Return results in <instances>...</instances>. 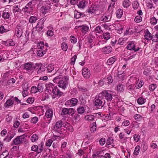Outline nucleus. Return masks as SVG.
Instances as JSON below:
<instances>
[{"mask_svg": "<svg viewBox=\"0 0 158 158\" xmlns=\"http://www.w3.org/2000/svg\"><path fill=\"white\" fill-rule=\"evenodd\" d=\"M78 102V100L76 98H73L70 100H68L65 103L66 106H75L77 105Z\"/></svg>", "mask_w": 158, "mask_h": 158, "instance_id": "8", "label": "nucleus"}, {"mask_svg": "<svg viewBox=\"0 0 158 158\" xmlns=\"http://www.w3.org/2000/svg\"><path fill=\"white\" fill-rule=\"evenodd\" d=\"M33 9V6L32 5V1L29 2L23 8L22 10L25 13H30L32 12Z\"/></svg>", "mask_w": 158, "mask_h": 158, "instance_id": "4", "label": "nucleus"}, {"mask_svg": "<svg viewBox=\"0 0 158 158\" xmlns=\"http://www.w3.org/2000/svg\"><path fill=\"white\" fill-rule=\"evenodd\" d=\"M33 63L32 62H28L24 64L23 69L26 70L27 71L30 72L32 70V65Z\"/></svg>", "mask_w": 158, "mask_h": 158, "instance_id": "10", "label": "nucleus"}, {"mask_svg": "<svg viewBox=\"0 0 158 158\" xmlns=\"http://www.w3.org/2000/svg\"><path fill=\"white\" fill-rule=\"evenodd\" d=\"M101 95L105 97V99L108 102H111L112 99V95L111 94L109 93L108 90H103L101 93Z\"/></svg>", "mask_w": 158, "mask_h": 158, "instance_id": "3", "label": "nucleus"}, {"mask_svg": "<svg viewBox=\"0 0 158 158\" xmlns=\"http://www.w3.org/2000/svg\"><path fill=\"white\" fill-rule=\"evenodd\" d=\"M14 104V101L11 99L7 100L4 104V106L5 108H8L10 106H13Z\"/></svg>", "mask_w": 158, "mask_h": 158, "instance_id": "18", "label": "nucleus"}, {"mask_svg": "<svg viewBox=\"0 0 158 158\" xmlns=\"http://www.w3.org/2000/svg\"><path fill=\"white\" fill-rule=\"evenodd\" d=\"M111 17V15L110 14V15H106L101 17L100 19V20L102 21L105 22L110 20Z\"/></svg>", "mask_w": 158, "mask_h": 158, "instance_id": "15", "label": "nucleus"}, {"mask_svg": "<svg viewBox=\"0 0 158 158\" xmlns=\"http://www.w3.org/2000/svg\"><path fill=\"white\" fill-rule=\"evenodd\" d=\"M39 146L40 148H38V154L41 153L43 150L44 144L42 143H41L39 145Z\"/></svg>", "mask_w": 158, "mask_h": 158, "instance_id": "53", "label": "nucleus"}, {"mask_svg": "<svg viewBox=\"0 0 158 158\" xmlns=\"http://www.w3.org/2000/svg\"><path fill=\"white\" fill-rule=\"evenodd\" d=\"M131 4V2L129 0H125L123 3L124 7L127 8L130 6Z\"/></svg>", "mask_w": 158, "mask_h": 158, "instance_id": "33", "label": "nucleus"}, {"mask_svg": "<svg viewBox=\"0 0 158 158\" xmlns=\"http://www.w3.org/2000/svg\"><path fill=\"white\" fill-rule=\"evenodd\" d=\"M42 66V64L39 63H36L34 65H32V70L35 69V70L38 69L40 70V67Z\"/></svg>", "mask_w": 158, "mask_h": 158, "instance_id": "28", "label": "nucleus"}, {"mask_svg": "<svg viewBox=\"0 0 158 158\" xmlns=\"http://www.w3.org/2000/svg\"><path fill=\"white\" fill-rule=\"evenodd\" d=\"M8 155V153L7 151L6 150L5 151H4L2 154L0 155V158H5Z\"/></svg>", "mask_w": 158, "mask_h": 158, "instance_id": "46", "label": "nucleus"}, {"mask_svg": "<svg viewBox=\"0 0 158 158\" xmlns=\"http://www.w3.org/2000/svg\"><path fill=\"white\" fill-rule=\"evenodd\" d=\"M127 48L128 50H134L135 52L138 51V48L135 50V45L133 42L129 43L127 46Z\"/></svg>", "mask_w": 158, "mask_h": 158, "instance_id": "16", "label": "nucleus"}, {"mask_svg": "<svg viewBox=\"0 0 158 158\" xmlns=\"http://www.w3.org/2000/svg\"><path fill=\"white\" fill-rule=\"evenodd\" d=\"M47 49H46L44 51L43 49L38 50L37 52V55L40 57L43 56L46 53V51H47Z\"/></svg>", "mask_w": 158, "mask_h": 158, "instance_id": "27", "label": "nucleus"}, {"mask_svg": "<svg viewBox=\"0 0 158 158\" xmlns=\"http://www.w3.org/2000/svg\"><path fill=\"white\" fill-rule=\"evenodd\" d=\"M19 137V138L20 140H21V142H22V143H23L24 140L25 138L27 137V135L24 134L23 135H22L20 136H18Z\"/></svg>", "mask_w": 158, "mask_h": 158, "instance_id": "52", "label": "nucleus"}, {"mask_svg": "<svg viewBox=\"0 0 158 158\" xmlns=\"http://www.w3.org/2000/svg\"><path fill=\"white\" fill-rule=\"evenodd\" d=\"M112 48L110 46H105L102 48V51L105 54H108L112 51Z\"/></svg>", "mask_w": 158, "mask_h": 158, "instance_id": "14", "label": "nucleus"}, {"mask_svg": "<svg viewBox=\"0 0 158 158\" xmlns=\"http://www.w3.org/2000/svg\"><path fill=\"white\" fill-rule=\"evenodd\" d=\"M116 60V58L115 56L112 57L108 60L107 64L108 65H111L113 64Z\"/></svg>", "mask_w": 158, "mask_h": 158, "instance_id": "22", "label": "nucleus"}, {"mask_svg": "<svg viewBox=\"0 0 158 158\" xmlns=\"http://www.w3.org/2000/svg\"><path fill=\"white\" fill-rule=\"evenodd\" d=\"M42 28H33L32 31V34L33 35H37L41 36L43 33L44 31Z\"/></svg>", "mask_w": 158, "mask_h": 158, "instance_id": "7", "label": "nucleus"}, {"mask_svg": "<svg viewBox=\"0 0 158 158\" xmlns=\"http://www.w3.org/2000/svg\"><path fill=\"white\" fill-rule=\"evenodd\" d=\"M95 11L94 9V7H91L89 8L88 9V12L89 13L92 14L94 13Z\"/></svg>", "mask_w": 158, "mask_h": 158, "instance_id": "61", "label": "nucleus"}, {"mask_svg": "<svg viewBox=\"0 0 158 158\" xmlns=\"http://www.w3.org/2000/svg\"><path fill=\"white\" fill-rule=\"evenodd\" d=\"M38 119L37 117H34L32 118L31 122L33 123H36L38 121Z\"/></svg>", "mask_w": 158, "mask_h": 158, "instance_id": "56", "label": "nucleus"}, {"mask_svg": "<svg viewBox=\"0 0 158 158\" xmlns=\"http://www.w3.org/2000/svg\"><path fill=\"white\" fill-rule=\"evenodd\" d=\"M4 44L6 46H14L15 45V43L12 40L6 41H4Z\"/></svg>", "mask_w": 158, "mask_h": 158, "instance_id": "29", "label": "nucleus"}, {"mask_svg": "<svg viewBox=\"0 0 158 158\" xmlns=\"http://www.w3.org/2000/svg\"><path fill=\"white\" fill-rule=\"evenodd\" d=\"M74 113V110L72 108L68 109V114L69 115H73Z\"/></svg>", "mask_w": 158, "mask_h": 158, "instance_id": "59", "label": "nucleus"}, {"mask_svg": "<svg viewBox=\"0 0 158 158\" xmlns=\"http://www.w3.org/2000/svg\"><path fill=\"white\" fill-rule=\"evenodd\" d=\"M69 80V77L67 76L64 77L62 79V80L59 81L58 86L64 89H65L67 87Z\"/></svg>", "mask_w": 158, "mask_h": 158, "instance_id": "1", "label": "nucleus"}, {"mask_svg": "<svg viewBox=\"0 0 158 158\" xmlns=\"http://www.w3.org/2000/svg\"><path fill=\"white\" fill-rule=\"evenodd\" d=\"M34 101V98L30 97L27 100V102L29 104L32 103Z\"/></svg>", "mask_w": 158, "mask_h": 158, "instance_id": "55", "label": "nucleus"}, {"mask_svg": "<svg viewBox=\"0 0 158 158\" xmlns=\"http://www.w3.org/2000/svg\"><path fill=\"white\" fill-rule=\"evenodd\" d=\"M156 84H152L150 85L149 86V89L151 91H153L156 87Z\"/></svg>", "mask_w": 158, "mask_h": 158, "instance_id": "44", "label": "nucleus"}, {"mask_svg": "<svg viewBox=\"0 0 158 158\" xmlns=\"http://www.w3.org/2000/svg\"><path fill=\"white\" fill-rule=\"evenodd\" d=\"M77 58V56L76 55H74L71 59V61L70 64L71 65H74L75 63L76 59Z\"/></svg>", "mask_w": 158, "mask_h": 158, "instance_id": "47", "label": "nucleus"}, {"mask_svg": "<svg viewBox=\"0 0 158 158\" xmlns=\"http://www.w3.org/2000/svg\"><path fill=\"white\" fill-rule=\"evenodd\" d=\"M61 114L64 115L68 114V109L66 108H63Z\"/></svg>", "mask_w": 158, "mask_h": 158, "instance_id": "54", "label": "nucleus"}, {"mask_svg": "<svg viewBox=\"0 0 158 158\" xmlns=\"http://www.w3.org/2000/svg\"><path fill=\"white\" fill-rule=\"evenodd\" d=\"M38 139V136L36 134H34L31 136V139L32 142H35L37 141Z\"/></svg>", "mask_w": 158, "mask_h": 158, "instance_id": "38", "label": "nucleus"}, {"mask_svg": "<svg viewBox=\"0 0 158 158\" xmlns=\"http://www.w3.org/2000/svg\"><path fill=\"white\" fill-rule=\"evenodd\" d=\"M123 14V10L121 9H119L116 12V14L117 17L118 18H121Z\"/></svg>", "mask_w": 158, "mask_h": 158, "instance_id": "21", "label": "nucleus"}, {"mask_svg": "<svg viewBox=\"0 0 158 158\" xmlns=\"http://www.w3.org/2000/svg\"><path fill=\"white\" fill-rule=\"evenodd\" d=\"M105 80H106L108 84L112 83L113 81L112 77L111 76L107 77L106 79H105Z\"/></svg>", "mask_w": 158, "mask_h": 158, "instance_id": "51", "label": "nucleus"}, {"mask_svg": "<svg viewBox=\"0 0 158 158\" xmlns=\"http://www.w3.org/2000/svg\"><path fill=\"white\" fill-rule=\"evenodd\" d=\"M47 35L49 36H52L54 35V32L52 30H48L47 31Z\"/></svg>", "mask_w": 158, "mask_h": 158, "instance_id": "60", "label": "nucleus"}, {"mask_svg": "<svg viewBox=\"0 0 158 158\" xmlns=\"http://www.w3.org/2000/svg\"><path fill=\"white\" fill-rule=\"evenodd\" d=\"M113 139L112 138H108L107 139V142L106 144V147H107V145H110L111 143H113Z\"/></svg>", "mask_w": 158, "mask_h": 158, "instance_id": "43", "label": "nucleus"}, {"mask_svg": "<svg viewBox=\"0 0 158 158\" xmlns=\"http://www.w3.org/2000/svg\"><path fill=\"white\" fill-rule=\"evenodd\" d=\"M132 6L134 9H137L138 7V1H134L132 4Z\"/></svg>", "mask_w": 158, "mask_h": 158, "instance_id": "48", "label": "nucleus"}, {"mask_svg": "<svg viewBox=\"0 0 158 158\" xmlns=\"http://www.w3.org/2000/svg\"><path fill=\"white\" fill-rule=\"evenodd\" d=\"M124 86L123 85L121 84H119L117 86V91L118 92H123L124 91Z\"/></svg>", "mask_w": 158, "mask_h": 158, "instance_id": "24", "label": "nucleus"}, {"mask_svg": "<svg viewBox=\"0 0 158 158\" xmlns=\"http://www.w3.org/2000/svg\"><path fill=\"white\" fill-rule=\"evenodd\" d=\"M80 30L82 33H85L88 31L89 29V27L86 26V25H82L81 26Z\"/></svg>", "mask_w": 158, "mask_h": 158, "instance_id": "26", "label": "nucleus"}, {"mask_svg": "<svg viewBox=\"0 0 158 158\" xmlns=\"http://www.w3.org/2000/svg\"><path fill=\"white\" fill-rule=\"evenodd\" d=\"M62 123L63 122L61 120L57 121L52 129L53 131L58 133H60L61 131L60 128L63 125Z\"/></svg>", "mask_w": 158, "mask_h": 158, "instance_id": "6", "label": "nucleus"}, {"mask_svg": "<svg viewBox=\"0 0 158 158\" xmlns=\"http://www.w3.org/2000/svg\"><path fill=\"white\" fill-rule=\"evenodd\" d=\"M95 118V116L93 115L89 114L86 115L85 117V118L88 121H93Z\"/></svg>", "mask_w": 158, "mask_h": 158, "instance_id": "23", "label": "nucleus"}, {"mask_svg": "<svg viewBox=\"0 0 158 158\" xmlns=\"http://www.w3.org/2000/svg\"><path fill=\"white\" fill-rule=\"evenodd\" d=\"M38 91V89H37V87L36 86H32L31 89V92L32 93H36Z\"/></svg>", "mask_w": 158, "mask_h": 158, "instance_id": "57", "label": "nucleus"}, {"mask_svg": "<svg viewBox=\"0 0 158 158\" xmlns=\"http://www.w3.org/2000/svg\"><path fill=\"white\" fill-rule=\"evenodd\" d=\"M95 31L97 33H101L102 32H103L101 29V27L99 26H98L96 27Z\"/></svg>", "mask_w": 158, "mask_h": 158, "instance_id": "58", "label": "nucleus"}, {"mask_svg": "<svg viewBox=\"0 0 158 158\" xmlns=\"http://www.w3.org/2000/svg\"><path fill=\"white\" fill-rule=\"evenodd\" d=\"M153 1V0H147V5L148 8L152 9V8Z\"/></svg>", "mask_w": 158, "mask_h": 158, "instance_id": "30", "label": "nucleus"}, {"mask_svg": "<svg viewBox=\"0 0 158 158\" xmlns=\"http://www.w3.org/2000/svg\"><path fill=\"white\" fill-rule=\"evenodd\" d=\"M13 143L15 145H18L19 144L22 143L19 138L18 136H17V137L14 139L13 141Z\"/></svg>", "mask_w": 158, "mask_h": 158, "instance_id": "32", "label": "nucleus"}, {"mask_svg": "<svg viewBox=\"0 0 158 158\" xmlns=\"http://www.w3.org/2000/svg\"><path fill=\"white\" fill-rule=\"evenodd\" d=\"M47 69V71L48 73H51L52 72L54 69V67L53 65L51 64H50L48 65L47 67L46 68Z\"/></svg>", "mask_w": 158, "mask_h": 158, "instance_id": "37", "label": "nucleus"}, {"mask_svg": "<svg viewBox=\"0 0 158 158\" xmlns=\"http://www.w3.org/2000/svg\"><path fill=\"white\" fill-rule=\"evenodd\" d=\"M85 1H81L77 5V6L79 8L83 9L85 6Z\"/></svg>", "mask_w": 158, "mask_h": 158, "instance_id": "34", "label": "nucleus"}, {"mask_svg": "<svg viewBox=\"0 0 158 158\" xmlns=\"http://www.w3.org/2000/svg\"><path fill=\"white\" fill-rule=\"evenodd\" d=\"M61 47L62 50L64 51H66L68 49V46L65 42H63L61 44Z\"/></svg>", "mask_w": 158, "mask_h": 158, "instance_id": "40", "label": "nucleus"}, {"mask_svg": "<svg viewBox=\"0 0 158 158\" xmlns=\"http://www.w3.org/2000/svg\"><path fill=\"white\" fill-rule=\"evenodd\" d=\"M54 87L52 83H50L46 85V92L51 94Z\"/></svg>", "mask_w": 158, "mask_h": 158, "instance_id": "12", "label": "nucleus"}, {"mask_svg": "<svg viewBox=\"0 0 158 158\" xmlns=\"http://www.w3.org/2000/svg\"><path fill=\"white\" fill-rule=\"evenodd\" d=\"M102 37L107 41L110 38V33L108 32L103 33L102 36Z\"/></svg>", "mask_w": 158, "mask_h": 158, "instance_id": "31", "label": "nucleus"}, {"mask_svg": "<svg viewBox=\"0 0 158 158\" xmlns=\"http://www.w3.org/2000/svg\"><path fill=\"white\" fill-rule=\"evenodd\" d=\"M144 39L148 40H150L152 38V35L148 30L144 31Z\"/></svg>", "mask_w": 158, "mask_h": 158, "instance_id": "11", "label": "nucleus"}, {"mask_svg": "<svg viewBox=\"0 0 158 158\" xmlns=\"http://www.w3.org/2000/svg\"><path fill=\"white\" fill-rule=\"evenodd\" d=\"M53 142L52 140L50 139L48 140L46 143V145L47 146L50 147L51 146L52 143Z\"/></svg>", "mask_w": 158, "mask_h": 158, "instance_id": "63", "label": "nucleus"}, {"mask_svg": "<svg viewBox=\"0 0 158 158\" xmlns=\"http://www.w3.org/2000/svg\"><path fill=\"white\" fill-rule=\"evenodd\" d=\"M31 150L36 152L38 153V146L37 145H34L31 147Z\"/></svg>", "mask_w": 158, "mask_h": 158, "instance_id": "50", "label": "nucleus"}, {"mask_svg": "<svg viewBox=\"0 0 158 158\" xmlns=\"http://www.w3.org/2000/svg\"><path fill=\"white\" fill-rule=\"evenodd\" d=\"M135 88L136 89L138 88V85H129L127 87V90L130 93H133V91L135 90Z\"/></svg>", "mask_w": 158, "mask_h": 158, "instance_id": "13", "label": "nucleus"}, {"mask_svg": "<svg viewBox=\"0 0 158 158\" xmlns=\"http://www.w3.org/2000/svg\"><path fill=\"white\" fill-rule=\"evenodd\" d=\"M145 102V99L140 97L139 98V104H143Z\"/></svg>", "mask_w": 158, "mask_h": 158, "instance_id": "64", "label": "nucleus"}, {"mask_svg": "<svg viewBox=\"0 0 158 158\" xmlns=\"http://www.w3.org/2000/svg\"><path fill=\"white\" fill-rule=\"evenodd\" d=\"M94 100V103L95 106L98 107V108L100 106L102 107L103 106L102 105L103 102L105 100L104 99L103 97L101 95L100 93L99 94L98 97H96Z\"/></svg>", "mask_w": 158, "mask_h": 158, "instance_id": "2", "label": "nucleus"}, {"mask_svg": "<svg viewBox=\"0 0 158 158\" xmlns=\"http://www.w3.org/2000/svg\"><path fill=\"white\" fill-rule=\"evenodd\" d=\"M88 42L90 43H92L94 37L92 35L90 36L87 38Z\"/></svg>", "mask_w": 158, "mask_h": 158, "instance_id": "62", "label": "nucleus"}, {"mask_svg": "<svg viewBox=\"0 0 158 158\" xmlns=\"http://www.w3.org/2000/svg\"><path fill=\"white\" fill-rule=\"evenodd\" d=\"M15 34L18 37H20L21 36L22 34V32L21 28L19 29V28L16 27L15 30Z\"/></svg>", "mask_w": 158, "mask_h": 158, "instance_id": "25", "label": "nucleus"}, {"mask_svg": "<svg viewBox=\"0 0 158 158\" xmlns=\"http://www.w3.org/2000/svg\"><path fill=\"white\" fill-rule=\"evenodd\" d=\"M43 86L44 85L42 83H40L38 84L37 89L39 92H41L43 91L44 89Z\"/></svg>", "mask_w": 158, "mask_h": 158, "instance_id": "39", "label": "nucleus"}, {"mask_svg": "<svg viewBox=\"0 0 158 158\" xmlns=\"http://www.w3.org/2000/svg\"><path fill=\"white\" fill-rule=\"evenodd\" d=\"M38 19L35 16H31L29 18V22L31 23H34Z\"/></svg>", "mask_w": 158, "mask_h": 158, "instance_id": "35", "label": "nucleus"}, {"mask_svg": "<svg viewBox=\"0 0 158 158\" xmlns=\"http://www.w3.org/2000/svg\"><path fill=\"white\" fill-rule=\"evenodd\" d=\"M45 116L47 118H51L53 115V112L51 109H48L46 111L45 114Z\"/></svg>", "mask_w": 158, "mask_h": 158, "instance_id": "20", "label": "nucleus"}, {"mask_svg": "<svg viewBox=\"0 0 158 158\" xmlns=\"http://www.w3.org/2000/svg\"><path fill=\"white\" fill-rule=\"evenodd\" d=\"M10 14L9 12H4L2 15V17L5 19H7L9 18Z\"/></svg>", "mask_w": 158, "mask_h": 158, "instance_id": "42", "label": "nucleus"}, {"mask_svg": "<svg viewBox=\"0 0 158 158\" xmlns=\"http://www.w3.org/2000/svg\"><path fill=\"white\" fill-rule=\"evenodd\" d=\"M78 113L81 114L85 111V109L83 106H80L77 109Z\"/></svg>", "mask_w": 158, "mask_h": 158, "instance_id": "45", "label": "nucleus"}, {"mask_svg": "<svg viewBox=\"0 0 158 158\" xmlns=\"http://www.w3.org/2000/svg\"><path fill=\"white\" fill-rule=\"evenodd\" d=\"M81 16L84 17L85 16V15L83 13H81L77 10H75L74 13V17L75 18L77 19H79Z\"/></svg>", "mask_w": 158, "mask_h": 158, "instance_id": "17", "label": "nucleus"}, {"mask_svg": "<svg viewBox=\"0 0 158 158\" xmlns=\"http://www.w3.org/2000/svg\"><path fill=\"white\" fill-rule=\"evenodd\" d=\"M134 119L135 120V121H133L132 123L133 127H138V122L137 121L138 119V114H135L134 117Z\"/></svg>", "mask_w": 158, "mask_h": 158, "instance_id": "19", "label": "nucleus"}, {"mask_svg": "<svg viewBox=\"0 0 158 158\" xmlns=\"http://www.w3.org/2000/svg\"><path fill=\"white\" fill-rule=\"evenodd\" d=\"M44 46V44L43 42H40L38 43L37 44V47L38 49H43Z\"/></svg>", "mask_w": 158, "mask_h": 158, "instance_id": "41", "label": "nucleus"}, {"mask_svg": "<svg viewBox=\"0 0 158 158\" xmlns=\"http://www.w3.org/2000/svg\"><path fill=\"white\" fill-rule=\"evenodd\" d=\"M82 74L84 77L89 78L91 75L90 71L87 68H84L82 70Z\"/></svg>", "mask_w": 158, "mask_h": 158, "instance_id": "9", "label": "nucleus"}, {"mask_svg": "<svg viewBox=\"0 0 158 158\" xmlns=\"http://www.w3.org/2000/svg\"><path fill=\"white\" fill-rule=\"evenodd\" d=\"M157 20L154 17L150 18V23L153 25H155L157 23Z\"/></svg>", "mask_w": 158, "mask_h": 158, "instance_id": "36", "label": "nucleus"}, {"mask_svg": "<svg viewBox=\"0 0 158 158\" xmlns=\"http://www.w3.org/2000/svg\"><path fill=\"white\" fill-rule=\"evenodd\" d=\"M44 27V23L39 21L38 23L36 26L35 27L36 28H40L42 29H43Z\"/></svg>", "mask_w": 158, "mask_h": 158, "instance_id": "49", "label": "nucleus"}, {"mask_svg": "<svg viewBox=\"0 0 158 158\" xmlns=\"http://www.w3.org/2000/svg\"><path fill=\"white\" fill-rule=\"evenodd\" d=\"M54 94L52 98H54L57 97H60L64 93L60 91L59 89L56 86H55L52 91Z\"/></svg>", "mask_w": 158, "mask_h": 158, "instance_id": "5", "label": "nucleus"}]
</instances>
